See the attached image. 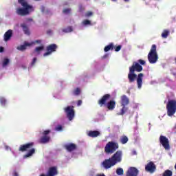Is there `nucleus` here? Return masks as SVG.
<instances>
[{"instance_id":"48","label":"nucleus","mask_w":176,"mask_h":176,"mask_svg":"<svg viewBox=\"0 0 176 176\" xmlns=\"http://www.w3.org/2000/svg\"><path fill=\"white\" fill-rule=\"evenodd\" d=\"M40 176H47V175L41 174V175H40Z\"/></svg>"},{"instance_id":"7","label":"nucleus","mask_w":176,"mask_h":176,"mask_svg":"<svg viewBox=\"0 0 176 176\" xmlns=\"http://www.w3.org/2000/svg\"><path fill=\"white\" fill-rule=\"evenodd\" d=\"M119 149V143L116 142H109L105 147H104V152L105 153H115L116 151Z\"/></svg>"},{"instance_id":"22","label":"nucleus","mask_w":176,"mask_h":176,"mask_svg":"<svg viewBox=\"0 0 176 176\" xmlns=\"http://www.w3.org/2000/svg\"><path fill=\"white\" fill-rule=\"evenodd\" d=\"M120 142L124 145V144H127L129 142V138L126 135H122L120 139Z\"/></svg>"},{"instance_id":"41","label":"nucleus","mask_w":176,"mask_h":176,"mask_svg":"<svg viewBox=\"0 0 176 176\" xmlns=\"http://www.w3.org/2000/svg\"><path fill=\"white\" fill-rule=\"evenodd\" d=\"M83 10H85V8H83V6H79V12H83Z\"/></svg>"},{"instance_id":"36","label":"nucleus","mask_w":176,"mask_h":176,"mask_svg":"<svg viewBox=\"0 0 176 176\" xmlns=\"http://www.w3.org/2000/svg\"><path fill=\"white\" fill-rule=\"evenodd\" d=\"M91 22L89 20H87V19L83 21L84 25H88L89 24H91Z\"/></svg>"},{"instance_id":"14","label":"nucleus","mask_w":176,"mask_h":176,"mask_svg":"<svg viewBox=\"0 0 176 176\" xmlns=\"http://www.w3.org/2000/svg\"><path fill=\"white\" fill-rule=\"evenodd\" d=\"M145 170L148 173L153 174V173L156 171V165H155L153 162H150L147 164V166H145Z\"/></svg>"},{"instance_id":"29","label":"nucleus","mask_w":176,"mask_h":176,"mask_svg":"<svg viewBox=\"0 0 176 176\" xmlns=\"http://www.w3.org/2000/svg\"><path fill=\"white\" fill-rule=\"evenodd\" d=\"M18 3L21 5V6H27V5H30L25 0H18Z\"/></svg>"},{"instance_id":"5","label":"nucleus","mask_w":176,"mask_h":176,"mask_svg":"<svg viewBox=\"0 0 176 176\" xmlns=\"http://www.w3.org/2000/svg\"><path fill=\"white\" fill-rule=\"evenodd\" d=\"M23 8H18L16 13L18 16H28L31 12H34V7L31 5L22 6Z\"/></svg>"},{"instance_id":"35","label":"nucleus","mask_w":176,"mask_h":176,"mask_svg":"<svg viewBox=\"0 0 176 176\" xmlns=\"http://www.w3.org/2000/svg\"><path fill=\"white\" fill-rule=\"evenodd\" d=\"M55 130L56 131H61L63 130V126L61 125H58L56 128Z\"/></svg>"},{"instance_id":"20","label":"nucleus","mask_w":176,"mask_h":176,"mask_svg":"<svg viewBox=\"0 0 176 176\" xmlns=\"http://www.w3.org/2000/svg\"><path fill=\"white\" fill-rule=\"evenodd\" d=\"M21 28H23V31L25 35H31V32H30V29L28 26L25 25V23L21 24Z\"/></svg>"},{"instance_id":"44","label":"nucleus","mask_w":176,"mask_h":176,"mask_svg":"<svg viewBox=\"0 0 176 176\" xmlns=\"http://www.w3.org/2000/svg\"><path fill=\"white\" fill-rule=\"evenodd\" d=\"M52 32H53V31H52V30H48L47 31V35H51Z\"/></svg>"},{"instance_id":"2","label":"nucleus","mask_w":176,"mask_h":176,"mask_svg":"<svg viewBox=\"0 0 176 176\" xmlns=\"http://www.w3.org/2000/svg\"><path fill=\"white\" fill-rule=\"evenodd\" d=\"M122 151H117L111 158L107 159L102 163L104 168L108 170L112 166H115L117 163L122 162Z\"/></svg>"},{"instance_id":"16","label":"nucleus","mask_w":176,"mask_h":176,"mask_svg":"<svg viewBox=\"0 0 176 176\" xmlns=\"http://www.w3.org/2000/svg\"><path fill=\"white\" fill-rule=\"evenodd\" d=\"M58 175V170H57L56 166H52L49 168L47 173V176H56Z\"/></svg>"},{"instance_id":"51","label":"nucleus","mask_w":176,"mask_h":176,"mask_svg":"<svg viewBox=\"0 0 176 176\" xmlns=\"http://www.w3.org/2000/svg\"><path fill=\"white\" fill-rule=\"evenodd\" d=\"M6 149H8L9 146H6Z\"/></svg>"},{"instance_id":"25","label":"nucleus","mask_w":176,"mask_h":176,"mask_svg":"<svg viewBox=\"0 0 176 176\" xmlns=\"http://www.w3.org/2000/svg\"><path fill=\"white\" fill-rule=\"evenodd\" d=\"M9 63H10V60H9V58H5L3 60L2 67L3 68H5V67H8V65H9Z\"/></svg>"},{"instance_id":"49","label":"nucleus","mask_w":176,"mask_h":176,"mask_svg":"<svg viewBox=\"0 0 176 176\" xmlns=\"http://www.w3.org/2000/svg\"><path fill=\"white\" fill-rule=\"evenodd\" d=\"M112 2H117L118 0H111Z\"/></svg>"},{"instance_id":"17","label":"nucleus","mask_w":176,"mask_h":176,"mask_svg":"<svg viewBox=\"0 0 176 176\" xmlns=\"http://www.w3.org/2000/svg\"><path fill=\"white\" fill-rule=\"evenodd\" d=\"M76 144L74 143H69L68 144L65 145V149H66L67 152H72L73 151H76Z\"/></svg>"},{"instance_id":"23","label":"nucleus","mask_w":176,"mask_h":176,"mask_svg":"<svg viewBox=\"0 0 176 176\" xmlns=\"http://www.w3.org/2000/svg\"><path fill=\"white\" fill-rule=\"evenodd\" d=\"M113 47H115L113 46V43H111L109 45H107L104 48V52H109V50H113Z\"/></svg>"},{"instance_id":"45","label":"nucleus","mask_w":176,"mask_h":176,"mask_svg":"<svg viewBox=\"0 0 176 176\" xmlns=\"http://www.w3.org/2000/svg\"><path fill=\"white\" fill-rule=\"evenodd\" d=\"M13 176H19V173H17V171H14Z\"/></svg>"},{"instance_id":"15","label":"nucleus","mask_w":176,"mask_h":176,"mask_svg":"<svg viewBox=\"0 0 176 176\" xmlns=\"http://www.w3.org/2000/svg\"><path fill=\"white\" fill-rule=\"evenodd\" d=\"M139 173L137 168L131 166L128 169L126 176H138Z\"/></svg>"},{"instance_id":"9","label":"nucleus","mask_w":176,"mask_h":176,"mask_svg":"<svg viewBox=\"0 0 176 176\" xmlns=\"http://www.w3.org/2000/svg\"><path fill=\"white\" fill-rule=\"evenodd\" d=\"M129 102H130V100H129V98H127L126 95H123L121 96V105L123 107L121 109V112L120 115H124V113H126V111H127V108L126 107V105H129Z\"/></svg>"},{"instance_id":"53","label":"nucleus","mask_w":176,"mask_h":176,"mask_svg":"<svg viewBox=\"0 0 176 176\" xmlns=\"http://www.w3.org/2000/svg\"><path fill=\"white\" fill-rule=\"evenodd\" d=\"M35 1H41V0H35Z\"/></svg>"},{"instance_id":"19","label":"nucleus","mask_w":176,"mask_h":176,"mask_svg":"<svg viewBox=\"0 0 176 176\" xmlns=\"http://www.w3.org/2000/svg\"><path fill=\"white\" fill-rule=\"evenodd\" d=\"M27 46H32V44L28 43V42H25L24 45L18 46L16 47L17 50H20L21 52H24L25 49H27Z\"/></svg>"},{"instance_id":"47","label":"nucleus","mask_w":176,"mask_h":176,"mask_svg":"<svg viewBox=\"0 0 176 176\" xmlns=\"http://www.w3.org/2000/svg\"><path fill=\"white\" fill-rule=\"evenodd\" d=\"M4 50H5V48H3V47H1V53H3Z\"/></svg>"},{"instance_id":"39","label":"nucleus","mask_w":176,"mask_h":176,"mask_svg":"<svg viewBox=\"0 0 176 176\" xmlns=\"http://www.w3.org/2000/svg\"><path fill=\"white\" fill-rule=\"evenodd\" d=\"M138 63H140V64H141V65H145V60H144L142 59L138 60Z\"/></svg>"},{"instance_id":"46","label":"nucleus","mask_w":176,"mask_h":176,"mask_svg":"<svg viewBox=\"0 0 176 176\" xmlns=\"http://www.w3.org/2000/svg\"><path fill=\"white\" fill-rule=\"evenodd\" d=\"M96 176H105V175L104 173H99L97 174Z\"/></svg>"},{"instance_id":"31","label":"nucleus","mask_w":176,"mask_h":176,"mask_svg":"<svg viewBox=\"0 0 176 176\" xmlns=\"http://www.w3.org/2000/svg\"><path fill=\"white\" fill-rule=\"evenodd\" d=\"M116 173L118 175H123V173H124L123 168H117Z\"/></svg>"},{"instance_id":"43","label":"nucleus","mask_w":176,"mask_h":176,"mask_svg":"<svg viewBox=\"0 0 176 176\" xmlns=\"http://www.w3.org/2000/svg\"><path fill=\"white\" fill-rule=\"evenodd\" d=\"M77 105H78V107H80V105H82V100H78V102H77Z\"/></svg>"},{"instance_id":"34","label":"nucleus","mask_w":176,"mask_h":176,"mask_svg":"<svg viewBox=\"0 0 176 176\" xmlns=\"http://www.w3.org/2000/svg\"><path fill=\"white\" fill-rule=\"evenodd\" d=\"M63 13L65 14H68V13H71V8H65L63 10Z\"/></svg>"},{"instance_id":"11","label":"nucleus","mask_w":176,"mask_h":176,"mask_svg":"<svg viewBox=\"0 0 176 176\" xmlns=\"http://www.w3.org/2000/svg\"><path fill=\"white\" fill-rule=\"evenodd\" d=\"M50 133L51 131L49 129L44 131L42 133L43 136L38 140L39 144H47L50 141V136H49Z\"/></svg>"},{"instance_id":"42","label":"nucleus","mask_w":176,"mask_h":176,"mask_svg":"<svg viewBox=\"0 0 176 176\" xmlns=\"http://www.w3.org/2000/svg\"><path fill=\"white\" fill-rule=\"evenodd\" d=\"M109 56V54H104L103 56H102V58L103 60L105 59V58H108Z\"/></svg>"},{"instance_id":"38","label":"nucleus","mask_w":176,"mask_h":176,"mask_svg":"<svg viewBox=\"0 0 176 176\" xmlns=\"http://www.w3.org/2000/svg\"><path fill=\"white\" fill-rule=\"evenodd\" d=\"M120 49H122V45H118L115 47V52H120Z\"/></svg>"},{"instance_id":"26","label":"nucleus","mask_w":176,"mask_h":176,"mask_svg":"<svg viewBox=\"0 0 176 176\" xmlns=\"http://www.w3.org/2000/svg\"><path fill=\"white\" fill-rule=\"evenodd\" d=\"M62 31L63 32L67 34L68 32H72L74 30L72 29V26H68L67 28L63 29Z\"/></svg>"},{"instance_id":"37","label":"nucleus","mask_w":176,"mask_h":176,"mask_svg":"<svg viewBox=\"0 0 176 176\" xmlns=\"http://www.w3.org/2000/svg\"><path fill=\"white\" fill-rule=\"evenodd\" d=\"M86 17H90V16H93V12L91 11H88L85 14Z\"/></svg>"},{"instance_id":"1","label":"nucleus","mask_w":176,"mask_h":176,"mask_svg":"<svg viewBox=\"0 0 176 176\" xmlns=\"http://www.w3.org/2000/svg\"><path fill=\"white\" fill-rule=\"evenodd\" d=\"M135 71L137 72H141L142 71V66L137 62H133L131 67H129V73L128 74V79L130 83H133V82H137L138 87L141 89L142 87V79L144 78V74L140 73L138 75L135 74Z\"/></svg>"},{"instance_id":"13","label":"nucleus","mask_w":176,"mask_h":176,"mask_svg":"<svg viewBox=\"0 0 176 176\" xmlns=\"http://www.w3.org/2000/svg\"><path fill=\"white\" fill-rule=\"evenodd\" d=\"M47 52L43 54V57H47V56H50L54 52L57 50V45L56 44H51L47 46Z\"/></svg>"},{"instance_id":"27","label":"nucleus","mask_w":176,"mask_h":176,"mask_svg":"<svg viewBox=\"0 0 176 176\" xmlns=\"http://www.w3.org/2000/svg\"><path fill=\"white\" fill-rule=\"evenodd\" d=\"M162 176H173V171L167 169L164 172Z\"/></svg>"},{"instance_id":"40","label":"nucleus","mask_w":176,"mask_h":176,"mask_svg":"<svg viewBox=\"0 0 176 176\" xmlns=\"http://www.w3.org/2000/svg\"><path fill=\"white\" fill-rule=\"evenodd\" d=\"M35 63H36V58H34L32 61V65H35Z\"/></svg>"},{"instance_id":"30","label":"nucleus","mask_w":176,"mask_h":176,"mask_svg":"<svg viewBox=\"0 0 176 176\" xmlns=\"http://www.w3.org/2000/svg\"><path fill=\"white\" fill-rule=\"evenodd\" d=\"M1 104L3 107H6V105H8V100H6L5 98H1Z\"/></svg>"},{"instance_id":"32","label":"nucleus","mask_w":176,"mask_h":176,"mask_svg":"<svg viewBox=\"0 0 176 176\" xmlns=\"http://www.w3.org/2000/svg\"><path fill=\"white\" fill-rule=\"evenodd\" d=\"M79 94H80V89L76 88L73 91L74 96H79Z\"/></svg>"},{"instance_id":"18","label":"nucleus","mask_w":176,"mask_h":176,"mask_svg":"<svg viewBox=\"0 0 176 176\" xmlns=\"http://www.w3.org/2000/svg\"><path fill=\"white\" fill-rule=\"evenodd\" d=\"M13 36V30H8L5 34H4V41L5 42H8V41H10V38Z\"/></svg>"},{"instance_id":"50","label":"nucleus","mask_w":176,"mask_h":176,"mask_svg":"<svg viewBox=\"0 0 176 176\" xmlns=\"http://www.w3.org/2000/svg\"><path fill=\"white\" fill-rule=\"evenodd\" d=\"M124 2H129V1H130V0H124Z\"/></svg>"},{"instance_id":"4","label":"nucleus","mask_w":176,"mask_h":176,"mask_svg":"<svg viewBox=\"0 0 176 176\" xmlns=\"http://www.w3.org/2000/svg\"><path fill=\"white\" fill-rule=\"evenodd\" d=\"M34 145V142H31L20 146L19 148V152H27V151L30 149L29 151L25 155H23L24 159H27V157H31V156L35 153V148H33Z\"/></svg>"},{"instance_id":"21","label":"nucleus","mask_w":176,"mask_h":176,"mask_svg":"<svg viewBox=\"0 0 176 176\" xmlns=\"http://www.w3.org/2000/svg\"><path fill=\"white\" fill-rule=\"evenodd\" d=\"M89 137H91L92 138H96V137H98L100 135V131H90L88 133Z\"/></svg>"},{"instance_id":"8","label":"nucleus","mask_w":176,"mask_h":176,"mask_svg":"<svg viewBox=\"0 0 176 176\" xmlns=\"http://www.w3.org/2000/svg\"><path fill=\"white\" fill-rule=\"evenodd\" d=\"M168 116H173L176 112V100H170L166 104Z\"/></svg>"},{"instance_id":"33","label":"nucleus","mask_w":176,"mask_h":176,"mask_svg":"<svg viewBox=\"0 0 176 176\" xmlns=\"http://www.w3.org/2000/svg\"><path fill=\"white\" fill-rule=\"evenodd\" d=\"M32 45H35V43H38V45H41L42 43V40H36L35 41H32V43H30Z\"/></svg>"},{"instance_id":"24","label":"nucleus","mask_w":176,"mask_h":176,"mask_svg":"<svg viewBox=\"0 0 176 176\" xmlns=\"http://www.w3.org/2000/svg\"><path fill=\"white\" fill-rule=\"evenodd\" d=\"M45 49V47L43 45L36 47L34 50L35 53H37V54H41V52L42 50Z\"/></svg>"},{"instance_id":"6","label":"nucleus","mask_w":176,"mask_h":176,"mask_svg":"<svg viewBox=\"0 0 176 176\" xmlns=\"http://www.w3.org/2000/svg\"><path fill=\"white\" fill-rule=\"evenodd\" d=\"M157 52H156V45L153 44L151 46L150 52L148 54V60L150 64H155L158 60Z\"/></svg>"},{"instance_id":"3","label":"nucleus","mask_w":176,"mask_h":176,"mask_svg":"<svg viewBox=\"0 0 176 176\" xmlns=\"http://www.w3.org/2000/svg\"><path fill=\"white\" fill-rule=\"evenodd\" d=\"M110 98H111V94H104L98 101V105H100V107H104V105H106L109 111H113V109H115V107H116V102H115V100H110L109 102L107 103V101L110 100Z\"/></svg>"},{"instance_id":"10","label":"nucleus","mask_w":176,"mask_h":176,"mask_svg":"<svg viewBox=\"0 0 176 176\" xmlns=\"http://www.w3.org/2000/svg\"><path fill=\"white\" fill-rule=\"evenodd\" d=\"M66 113V116L69 121L73 120L75 118V110H74V106H67L64 109Z\"/></svg>"},{"instance_id":"12","label":"nucleus","mask_w":176,"mask_h":176,"mask_svg":"<svg viewBox=\"0 0 176 176\" xmlns=\"http://www.w3.org/2000/svg\"><path fill=\"white\" fill-rule=\"evenodd\" d=\"M160 142L162 146L166 149V151H169L170 149V142L166 136L161 135L160 137Z\"/></svg>"},{"instance_id":"28","label":"nucleus","mask_w":176,"mask_h":176,"mask_svg":"<svg viewBox=\"0 0 176 176\" xmlns=\"http://www.w3.org/2000/svg\"><path fill=\"white\" fill-rule=\"evenodd\" d=\"M168 35H170V31H168V30H164V32H163L162 34V36L164 38H167V36H168Z\"/></svg>"},{"instance_id":"52","label":"nucleus","mask_w":176,"mask_h":176,"mask_svg":"<svg viewBox=\"0 0 176 176\" xmlns=\"http://www.w3.org/2000/svg\"><path fill=\"white\" fill-rule=\"evenodd\" d=\"M0 53H1V47H0Z\"/></svg>"}]
</instances>
